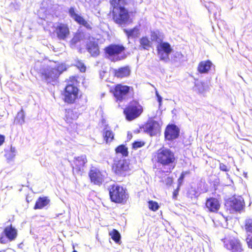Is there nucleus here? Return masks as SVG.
Listing matches in <instances>:
<instances>
[{
	"instance_id": "f257e3e1",
	"label": "nucleus",
	"mask_w": 252,
	"mask_h": 252,
	"mask_svg": "<svg viewBox=\"0 0 252 252\" xmlns=\"http://www.w3.org/2000/svg\"><path fill=\"white\" fill-rule=\"evenodd\" d=\"M111 5L110 14L114 22L122 26L132 22L128 10L125 7L126 0H110Z\"/></svg>"
},
{
	"instance_id": "f03ea898",
	"label": "nucleus",
	"mask_w": 252,
	"mask_h": 252,
	"mask_svg": "<svg viewBox=\"0 0 252 252\" xmlns=\"http://www.w3.org/2000/svg\"><path fill=\"white\" fill-rule=\"evenodd\" d=\"M78 76H71L65 80L66 83L61 95L63 101L67 104L76 103L81 97L82 94L77 85L79 83Z\"/></svg>"
},
{
	"instance_id": "7ed1b4c3",
	"label": "nucleus",
	"mask_w": 252,
	"mask_h": 252,
	"mask_svg": "<svg viewBox=\"0 0 252 252\" xmlns=\"http://www.w3.org/2000/svg\"><path fill=\"white\" fill-rule=\"evenodd\" d=\"M151 160L153 163H158L163 167H168L169 171L166 172L171 173L175 167L176 158L170 149L162 147L152 154Z\"/></svg>"
},
{
	"instance_id": "20e7f679",
	"label": "nucleus",
	"mask_w": 252,
	"mask_h": 252,
	"mask_svg": "<svg viewBox=\"0 0 252 252\" xmlns=\"http://www.w3.org/2000/svg\"><path fill=\"white\" fill-rule=\"evenodd\" d=\"M108 190L111 202L121 204L126 203L129 195L126 188L119 185L113 184L109 187Z\"/></svg>"
},
{
	"instance_id": "39448f33",
	"label": "nucleus",
	"mask_w": 252,
	"mask_h": 252,
	"mask_svg": "<svg viewBox=\"0 0 252 252\" xmlns=\"http://www.w3.org/2000/svg\"><path fill=\"white\" fill-rule=\"evenodd\" d=\"M108 174L106 170L99 166L91 165L88 171V177L90 183L97 186H101L107 179Z\"/></svg>"
},
{
	"instance_id": "423d86ee",
	"label": "nucleus",
	"mask_w": 252,
	"mask_h": 252,
	"mask_svg": "<svg viewBox=\"0 0 252 252\" xmlns=\"http://www.w3.org/2000/svg\"><path fill=\"white\" fill-rule=\"evenodd\" d=\"M104 52L113 62H117L125 59V47L122 44H111L105 47Z\"/></svg>"
},
{
	"instance_id": "0eeeda50",
	"label": "nucleus",
	"mask_w": 252,
	"mask_h": 252,
	"mask_svg": "<svg viewBox=\"0 0 252 252\" xmlns=\"http://www.w3.org/2000/svg\"><path fill=\"white\" fill-rule=\"evenodd\" d=\"M133 91L132 87L121 83L114 85L110 89V92L112 94L115 101L118 103L122 102L125 100L127 95Z\"/></svg>"
},
{
	"instance_id": "6e6552de",
	"label": "nucleus",
	"mask_w": 252,
	"mask_h": 252,
	"mask_svg": "<svg viewBox=\"0 0 252 252\" xmlns=\"http://www.w3.org/2000/svg\"><path fill=\"white\" fill-rule=\"evenodd\" d=\"M224 247L230 252H243L242 244L237 236L229 234L221 239Z\"/></svg>"
},
{
	"instance_id": "1a4fd4ad",
	"label": "nucleus",
	"mask_w": 252,
	"mask_h": 252,
	"mask_svg": "<svg viewBox=\"0 0 252 252\" xmlns=\"http://www.w3.org/2000/svg\"><path fill=\"white\" fill-rule=\"evenodd\" d=\"M143 107L139 102L135 100L130 101L124 109L126 119L132 121L138 117L143 112Z\"/></svg>"
},
{
	"instance_id": "9d476101",
	"label": "nucleus",
	"mask_w": 252,
	"mask_h": 252,
	"mask_svg": "<svg viewBox=\"0 0 252 252\" xmlns=\"http://www.w3.org/2000/svg\"><path fill=\"white\" fill-rule=\"evenodd\" d=\"M65 70L62 65H57L54 67H47L41 72L42 78L48 83L56 81L59 76Z\"/></svg>"
},
{
	"instance_id": "9b49d317",
	"label": "nucleus",
	"mask_w": 252,
	"mask_h": 252,
	"mask_svg": "<svg viewBox=\"0 0 252 252\" xmlns=\"http://www.w3.org/2000/svg\"><path fill=\"white\" fill-rule=\"evenodd\" d=\"M52 34L60 40H66L70 35L68 25L63 22H57L52 26Z\"/></svg>"
},
{
	"instance_id": "f8f14e48",
	"label": "nucleus",
	"mask_w": 252,
	"mask_h": 252,
	"mask_svg": "<svg viewBox=\"0 0 252 252\" xmlns=\"http://www.w3.org/2000/svg\"><path fill=\"white\" fill-rule=\"evenodd\" d=\"M112 170L118 176H126L130 171L129 163L124 159L115 160L112 165Z\"/></svg>"
},
{
	"instance_id": "ddd939ff",
	"label": "nucleus",
	"mask_w": 252,
	"mask_h": 252,
	"mask_svg": "<svg viewBox=\"0 0 252 252\" xmlns=\"http://www.w3.org/2000/svg\"><path fill=\"white\" fill-rule=\"evenodd\" d=\"M18 235L17 230L12 224L4 227L0 236V243L6 244L16 239Z\"/></svg>"
},
{
	"instance_id": "4468645a",
	"label": "nucleus",
	"mask_w": 252,
	"mask_h": 252,
	"mask_svg": "<svg viewBox=\"0 0 252 252\" xmlns=\"http://www.w3.org/2000/svg\"><path fill=\"white\" fill-rule=\"evenodd\" d=\"M87 162L88 159L85 155L75 157L71 164L73 173L78 174L82 172Z\"/></svg>"
},
{
	"instance_id": "2eb2a0df",
	"label": "nucleus",
	"mask_w": 252,
	"mask_h": 252,
	"mask_svg": "<svg viewBox=\"0 0 252 252\" xmlns=\"http://www.w3.org/2000/svg\"><path fill=\"white\" fill-rule=\"evenodd\" d=\"M157 50L160 60L167 61L169 59V55L171 53L172 49L168 42H162L157 45Z\"/></svg>"
},
{
	"instance_id": "dca6fc26",
	"label": "nucleus",
	"mask_w": 252,
	"mask_h": 252,
	"mask_svg": "<svg viewBox=\"0 0 252 252\" xmlns=\"http://www.w3.org/2000/svg\"><path fill=\"white\" fill-rule=\"evenodd\" d=\"M78 118L76 112H74L71 108H67L64 110V120L68 125L70 128L72 129H76L77 124L76 121Z\"/></svg>"
},
{
	"instance_id": "f3484780",
	"label": "nucleus",
	"mask_w": 252,
	"mask_h": 252,
	"mask_svg": "<svg viewBox=\"0 0 252 252\" xmlns=\"http://www.w3.org/2000/svg\"><path fill=\"white\" fill-rule=\"evenodd\" d=\"M180 132V130L178 126L175 124H169L164 130V138L168 141H172L179 137Z\"/></svg>"
},
{
	"instance_id": "a211bd4d",
	"label": "nucleus",
	"mask_w": 252,
	"mask_h": 252,
	"mask_svg": "<svg viewBox=\"0 0 252 252\" xmlns=\"http://www.w3.org/2000/svg\"><path fill=\"white\" fill-rule=\"evenodd\" d=\"M220 201L217 198L210 197L206 199L205 207L210 213H217L220 208Z\"/></svg>"
},
{
	"instance_id": "6ab92c4d",
	"label": "nucleus",
	"mask_w": 252,
	"mask_h": 252,
	"mask_svg": "<svg viewBox=\"0 0 252 252\" xmlns=\"http://www.w3.org/2000/svg\"><path fill=\"white\" fill-rule=\"evenodd\" d=\"M144 128L147 133L153 136L160 132L161 127L158 122L151 120L145 124Z\"/></svg>"
},
{
	"instance_id": "aec40b11",
	"label": "nucleus",
	"mask_w": 252,
	"mask_h": 252,
	"mask_svg": "<svg viewBox=\"0 0 252 252\" xmlns=\"http://www.w3.org/2000/svg\"><path fill=\"white\" fill-rule=\"evenodd\" d=\"M86 48L87 51L93 57L98 56L100 54L98 43L95 41H90L86 44Z\"/></svg>"
},
{
	"instance_id": "412c9836",
	"label": "nucleus",
	"mask_w": 252,
	"mask_h": 252,
	"mask_svg": "<svg viewBox=\"0 0 252 252\" xmlns=\"http://www.w3.org/2000/svg\"><path fill=\"white\" fill-rule=\"evenodd\" d=\"M130 69L128 66L120 67L113 70V75L117 78H123L129 76L130 74Z\"/></svg>"
},
{
	"instance_id": "4be33fe9",
	"label": "nucleus",
	"mask_w": 252,
	"mask_h": 252,
	"mask_svg": "<svg viewBox=\"0 0 252 252\" xmlns=\"http://www.w3.org/2000/svg\"><path fill=\"white\" fill-rule=\"evenodd\" d=\"M229 204L230 208L235 211H240L242 210L245 206V202L243 199L240 198H234L229 201Z\"/></svg>"
},
{
	"instance_id": "5701e85b",
	"label": "nucleus",
	"mask_w": 252,
	"mask_h": 252,
	"mask_svg": "<svg viewBox=\"0 0 252 252\" xmlns=\"http://www.w3.org/2000/svg\"><path fill=\"white\" fill-rule=\"evenodd\" d=\"M213 65V64L210 60L203 61L199 62L197 69L201 74L208 73Z\"/></svg>"
},
{
	"instance_id": "b1692460",
	"label": "nucleus",
	"mask_w": 252,
	"mask_h": 252,
	"mask_svg": "<svg viewBox=\"0 0 252 252\" xmlns=\"http://www.w3.org/2000/svg\"><path fill=\"white\" fill-rule=\"evenodd\" d=\"M102 135L106 143H110L114 139L115 134L112 130L106 126L103 129Z\"/></svg>"
},
{
	"instance_id": "393cba45",
	"label": "nucleus",
	"mask_w": 252,
	"mask_h": 252,
	"mask_svg": "<svg viewBox=\"0 0 252 252\" xmlns=\"http://www.w3.org/2000/svg\"><path fill=\"white\" fill-rule=\"evenodd\" d=\"M50 200L48 196H40L36 200L33 209L34 210L42 209L50 203Z\"/></svg>"
},
{
	"instance_id": "a878e982",
	"label": "nucleus",
	"mask_w": 252,
	"mask_h": 252,
	"mask_svg": "<svg viewBox=\"0 0 252 252\" xmlns=\"http://www.w3.org/2000/svg\"><path fill=\"white\" fill-rule=\"evenodd\" d=\"M74 20L80 25H82L87 29L89 30H92V27L90 23L87 21L82 16L78 14L76 17H74Z\"/></svg>"
},
{
	"instance_id": "bb28decb",
	"label": "nucleus",
	"mask_w": 252,
	"mask_h": 252,
	"mask_svg": "<svg viewBox=\"0 0 252 252\" xmlns=\"http://www.w3.org/2000/svg\"><path fill=\"white\" fill-rule=\"evenodd\" d=\"M25 114L23 109L18 112L14 119L13 124L15 125H22L25 122Z\"/></svg>"
},
{
	"instance_id": "cd10ccee",
	"label": "nucleus",
	"mask_w": 252,
	"mask_h": 252,
	"mask_svg": "<svg viewBox=\"0 0 252 252\" xmlns=\"http://www.w3.org/2000/svg\"><path fill=\"white\" fill-rule=\"evenodd\" d=\"M140 45L142 49L148 50L152 46L151 41L147 36H142L139 39Z\"/></svg>"
},
{
	"instance_id": "c85d7f7f",
	"label": "nucleus",
	"mask_w": 252,
	"mask_h": 252,
	"mask_svg": "<svg viewBox=\"0 0 252 252\" xmlns=\"http://www.w3.org/2000/svg\"><path fill=\"white\" fill-rule=\"evenodd\" d=\"M124 32L128 38L137 36L139 33V29L137 27H134L130 30L125 29Z\"/></svg>"
},
{
	"instance_id": "c756f323",
	"label": "nucleus",
	"mask_w": 252,
	"mask_h": 252,
	"mask_svg": "<svg viewBox=\"0 0 252 252\" xmlns=\"http://www.w3.org/2000/svg\"><path fill=\"white\" fill-rule=\"evenodd\" d=\"M115 151L116 154H121L123 157H127L128 155V148L123 144L117 147Z\"/></svg>"
},
{
	"instance_id": "7c9ffc66",
	"label": "nucleus",
	"mask_w": 252,
	"mask_h": 252,
	"mask_svg": "<svg viewBox=\"0 0 252 252\" xmlns=\"http://www.w3.org/2000/svg\"><path fill=\"white\" fill-rule=\"evenodd\" d=\"M109 235L111 236L112 239L115 241L116 243H119L121 240V235L119 231L113 229L109 233Z\"/></svg>"
},
{
	"instance_id": "2f4dec72",
	"label": "nucleus",
	"mask_w": 252,
	"mask_h": 252,
	"mask_svg": "<svg viewBox=\"0 0 252 252\" xmlns=\"http://www.w3.org/2000/svg\"><path fill=\"white\" fill-rule=\"evenodd\" d=\"M244 228L247 233H252V219L248 218L245 220Z\"/></svg>"
},
{
	"instance_id": "473e14b6",
	"label": "nucleus",
	"mask_w": 252,
	"mask_h": 252,
	"mask_svg": "<svg viewBox=\"0 0 252 252\" xmlns=\"http://www.w3.org/2000/svg\"><path fill=\"white\" fill-rule=\"evenodd\" d=\"M82 38V34L81 32H76L73 35V37L70 40L71 43L75 44L79 42Z\"/></svg>"
},
{
	"instance_id": "72a5a7b5",
	"label": "nucleus",
	"mask_w": 252,
	"mask_h": 252,
	"mask_svg": "<svg viewBox=\"0 0 252 252\" xmlns=\"http://www.w3.org/2000/svg\"><path fill=\"white\" fill-rule=\"evenodd\" d=\"M148 206L149 208L151 210L154 212L157 211L159 208L158 203L157 202L152 200L149 201L148 202Z\"/></svg>"
},
{
	"instance_id": "f704fd0d",
	"label": "nucleus",
	"mask_w": 252,
	"mask_h": 252,
	"mask_svg": "<svg viewBox=\"0 0 252 252\" xmlns=\"http://www.w3.org/2000/svg\"><path fill=\"white\" fill-rule=\"evenodd\" d=\"M75 66L82 72H85L86 70V67L84 63L81 61H77Z\"/></svg>"
},
{
	"instance_id": "c9c22d12",
	"label": "nucleus",
	"mask_w": 252,
	"mask_h": 252,
	"mask_svg": "<svg viewBox=\"0 0 252 252\" xmlns=\"http://www.w3.org/2000/svg\"><path fill=\"white\" fill-rule=\"evenodd\" d=\"M189 174L190 171L189 170L183 171L181 173L179 178L178 179V185L179 186H181L182 185L185 176Z\"/></svg>"
},
{
	"instance_id": "e433bc0d",
	"label": "nucleus",
	"mask_w": 252,
	"mask_h": 252,
	"mask_svg": "<svg viewBox=\"0 0 252 252\" xmlns=\"http://www.w3.org/2000/svg\"><path fill=\"white\" fill-rule=\"evenodd\" d=\"M144 144L145 143L143 141H134L132 143V148L136 149L143 147Z\"/></svg>"
},
{
	"instance_id": "4c0bfd02",
	"label": "nucleus",
	"mask_w": 252,
	"mask_h": 252,
	"mask_svg": "<svg viewBox=\"0 0 252 252\" xmlns=\"http://www.w3.org/2000/svg\"><path fill=\"white\" fill-rule=\"evenodd\" d=\"M206 90V89L203 86V83H201L200 85L198 84L196 85V91L198 94H202Z\"/></svg>"
},
{
	"instance_id": "58836bf2",
	"label": "nucleus",
	"mask_w": 252,
	"mask_h": 252,
	"mask_svg": "<svg viewBox=\"0 0 252 252\" xmlns=\"http://www.w3.org/2000/svg\"><path fill=\"white\" fill-rule=\"evenodd\" d=\"M246 241L248 247L252 249V235L250 234L248 235L246 239Z\"/></svg>"
},
{
	"instance_id": "ea45409f",
	"label": "nucleus",
	"mask_w": 252,
	"mask_h": 252,
	"mask_svg": "<svg viewBox=\"0 0 252 252\" xmlns=\"http://www.w3.org/2000/svg\"><path fill=\"white\" fill-rule=\"evenodd\" d=\"M68 13L70 16L74 19V17H76V15H77L78 14L75 13V8L73 7H71L68 9Z\"/></svg>"
},
{
	"instance_id": "a19ab883",
	"label": "nucleus",
	"mask_w": 252,
	"mask_h": 252,
	"mask_svg": "<svg viewBox=\"0 0 252 252\" xmlns=\"http://www.w3.org/2000/svg\"><path fill=\"white\" fill-rule=\"evenodd\" d=\"M219 168L221 171L227 172L229 170V168L223 163H220L219 164Z\"/></svg>"
},
{
	"instance_id": "79ce46f5",
	"label": "nucleus",
	"mask_w": 252,
	"mask_h": 252,
	"mask_svg": "<svg viewBox=\"0 0 252 252\" xmlns=\"http://www.w3.org/2000/svg\"><path fill=\"white\" fill-rule=\"evenodd\" d=\"M180 188V186H179L178 185L177 188L175 189L174 190V191L173 192V196H172V197L173 199H177V196L178 195V194H179Z\"/></svg>"
},
{
	"instance_id": "37998d69",
	"label": "nucleus",
	"mask_w": 252,
	"mask_h": 252,
	"mask_svg": "<svg viewBox=\"0 0 252 252\" xmlns=\"http://www.w3.org/2000/svg\"><path fill=\"white\" fill-rule=\"evenodd\" d=\"M151 36L153 40L157 41L159 38L158 33L155 31L151 32Z\"/></svg>"
},
{
	"instance_id": "c03bdc74",
	"label": "nucleus",
	"mask_w": 252,
	"mask_h": 252,
	"mask_svg": "<svg viewBox=\"0 0 252 252\" xmlns=\"http://www.w3.org/2000/svg\"><path fill=\"white\" fill-rule=\"evenodd\" d=\"M5 137L4 135L0 134V146L4 142Z\"/></svg>"
},
{
	"instance_id": "a18cd8bd",
	"label": "nucleus",
	"mask_w": 252,
	"mask_h": 252,
	"mask_svg": "<svg viewBox=\"0 0 252 252\" xmlns=\"http://www.w3.org/2000/svg\"><path fill=\"white\" fill-rule=\"evenodd\" d=\"M9 152H11L12 153H14L15 152V148L11 147Z\"/></svg>"
},
{
	"instance_id": "49530a36",
	"label": "nucleus",
	"mask_w": 252,
	"mask_h": 252,
	"mask_svg": "<svg viewBox=\"0 0 252 252\" xmlns=\"http://www.w3.org/2000/svg\"><path fill=\"white\" fill-rule=\"evenodd\" d=\"M157 96H158V102H159V103H160V102H161V101L162 98H161V96H160L158 94V93H157Z\"/></svg>"
},
{
	"instance_id": "de8ad7c7",
	"label": "nucleus",
	"mask_w": 252,
	"mask_h": 252,
	"mask_svg": "<svg viewBox=\"0 0 252 252\" xmlns=\"http://www.w3.org/2000/svg\"><path fill=\"white\" fill-rule=\"evenodd\" d=\"M167 180L170 182V184H172L173 182V179L172 177H168Z\"/></svg>"
},
{
	"instance_id": "09e8293b",
	"label": "nucleus",
	"mask_w": 252,
	"mask_h": 252,
	"mask_svg": "<svg viewBox=\"0 0 252 252\" xmlns=\"http://www.w3.org/2000/svg\"><path fill=\"white\" fill-rule=\"evenodd\" d=\"M0 252H6V250H2L0 251Z\"/></svg>"
},
{
	"instance_id": "8fccbe9b",
	"label": "nucleus",
	"mask_w": 252,
	"mask_h": 252,
	"mask_svg": "<svg viewBox=\"0 0 252 252\" xmlns=\"http://www.w3.org/2000/svg\"><path fill=\"white\" fill-rule=\"evenodd\" d=\"M72 252H77L76 251L74 250Z\"/></svg>"
}]
</instances>
